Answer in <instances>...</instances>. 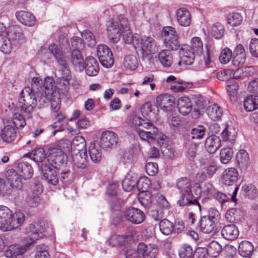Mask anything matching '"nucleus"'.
<instances>
[{
	"instance_id": "338daca9",
	"label": "nucleus",
	"mask_w": 258,
	"mask_h": 258,
	"mask_svg": "<svg viewBox=\"0 0 258 258\" xmlns=\"http://www.w3.org/2000/svg\"><path fill=\"white\" fill-rule=\"evenodd\" d=\"M128 123L135 127L143 126L144 120L135 113H132L127 119Z\"/></svg>"
},
{
	"instance_id": "7ed1b4c3",
	"label": "nucleus",
	"mask_w": 258,
	"mask_h": 258,
	"mask_svg": "<svg viewBox=\"0 0 258 258\" xmlns=\"http://www.w3.org/2000/svg\"><path fill=\"white\" fill-rule=\"evenodd\" d=\"M44 225L43 222L34 223L26 227L25 232L28 235L26 240L29 245H31L36 240L43 237V233L46 229Z\"/></svg>"
},
{
	"instance_id": "cd10ccee",
	"label": "nucleus",
	"mask_w": 258,
	"mask_h": 258,
	"mask_svg": "<svg viewBox=\"0 0 258 258\" xmlns=\"http://www.w3.org/2000/svg\"><path fill=\"white\" fill-rule=\"evenodd\" d=\"M102 146L97 142H92L89 147V153L92 161L98 163L102 157Z\"/></svg>"
},
{
	"instance_id": "393cba45",
	"label": "nucleus",
	"mask_w": 258,
	"mask_h": 258,
	"mask_svg": "<svg viewBox=\"0 0 258 258\" xmlns=\"http://www.w3.org/2000/svg\"><path fill=\"white\" fill-rule=\"evenodd\" d=\"M15 16L21 23L28 26H32L35 23L34 16L29 12L19 11L15 13Z\"/></svg>"
},
{
	"instance_id": "37998d69",
	"label": "nucleus",
	"mask_w": 258,
	"mask_h": 258,
	"mask_svg": "<svg viewBox=\"0 0 258 258\" xmlns=\"http://www.w3.org/2000/svg\"><path fill=\"white\" fill-rule=\"evenodd\" d=\"M158 58L160 63L166 68L171 66L173 62L172 55L170 50H161L158 54Z\"/></svg>"
},
{
	"instance_id": "f8f14e48",
	"label": "nucleus",
	"mask_w": 258,
	"mask_h": 258,
	"mask_svg": "<svg viewBox=\"0 0 258 258\" xmlns=\"http://www.w3.org/2000/svg\"><path fill=\"white\" fill-rule=\"evenodd\" d=\"M118 137L112 131H105L102 133L100 138V145L105 149H112L117 143Z\"/></svg>"
},
{
	"instance_id": "6ab92c4d",
	"label": "nucleus",
	"mask_w": 258,
	"mask_h": 258,
	"mask_svg": "<svg viewBox=\"0 0 258 258\" xmlns=\"http://www.w3.org/2000/svg\"><path fill=\"white\" fill-rule=\"evenodd\" d=\"M157 107L164 111H168L174 104V99L168 94L160 95L156 98Z\"/></svg>"
},
{
	"instance_id": "864d4df0",
	"label": "nucleus",
	"mask_w": 258,
	"mask_h": 258,
	"mask_svg": "<svg viewBox=\"0 0 258 258\" xmlns=\"http://www.w3.org/2000/svg\"><path fill=\"white\" fill-rule=\"evenodd\" d=\"M192 83L178 80L174 82L171 86V89L175 92H182L187 87H191Z\"/></svg>"
},
{
	"instance_id": "a19ab883",
	"label": "nucleus",
	"mask_w": 258,
	"mask_h": 258,
	"mask_svg": "<svg viewBox=\"0 0 258 258\" xmlns=\"http://www.w3.org/2000/svg\"><path fill=\"white\" fill-rule=\"evenodd\" d=\"M237 135V132L234 126L227 125L221 133V137L224 141H229L230 143L234 142Z\"/></svg>"
},
{
	"instance_id": "9b49d317",
	"label": "nucleus",
	"mask_w": 258,
	"mask_h": 258,
	"mask_svg": "<svg viewBox=\"0 0 258 258\" xmlns=\"http://www.w3.org/2000/svg\"><path fill=\"white\" fill-rule=\"evenodd\" d=\"M143 127L147 130L138 129L137 132L140 138L143 140L153 141L155 140L157 136L158 128L151 122H145Z\"/></svg>"
},
{
	"instance_id": "39448f33",
	"label": "nucleus",
	"mask_w": 258,
	"mask_h": 258,
	"mask_svg": "<svg viewBox=\"0 0 258 258\" xmlns=\"http://www.w3.org/2000/svg\"><path fill=\"white\" fill-rule=\"evenodd\" d=\"M97 54L100 63L109 68L114 63V58L111 49L106 45L100 44L97 47Z\"/></svg>"
},
{
	"instance_id": "20e7f679",
	"label": "nucleus",
	"mask_w": 258,
	"mask_h": 258,
	"mask_svg": "<svg viewBox=\"0 0 258 258\" xmlns=\"http://www.w3.org/2000/svg\"><path fill=\"white\" fill-rule=\"evenodd\" d=\"M137 44L141 48L144 57H151L152 54L157 50L156 41L151 37L143 36L137 39Z\"/></svg>"
},
{
	"instance_id": "c85d7f7f",
	"label": "nucleus",
	"mask_w": 258,
	"mask_h": 258,
	"mask_svg": "<svg viewBox=\"0 0 258 258\" xmlns=\"http://www.w3.org/2000/svg\"><path fill=\"white\" fill-rule=\"evenodd\" d=\"M51 96L52 95H48L44 92H40V90H37L36 101L34 102V106L39 109L48 106Z\"/></svg>"
},
{
	"instance_id": "052dcab7",
	"label": "nucleus",
	"mask_w": 258,
	"mask_h": 258,
	"mask_svg": "<svg viewBox=\"0 0 258 258\" xmlns=\"http://www.w3.org/2000/svg\"><path fill=\"white\" fill-rule=\"evenodd\" d=\"M179 255L181 258H188L192 255L193 250L188 244H182L179 249Z\"/></svg>"
},
{
	"instance_id": "4d7b16f0",
	"label": "nucleus",
	"mask_w": 258,
	"mask_h": 258,
	"mask_svg": "<svg viewBox=\"0 0 258 258\" xmlns=\"http://www.w3.org/2000/svg\"><path fill=\"white\" fill-rule=\"evenodd\" d=\"M242 21V18L238 13H232L229 14L227 17L228 23L232 27L239 25Z\"/></svg>"
},
{
	"instance_id": "ddd939ff",
	"label": "nucleus",
	"mask_w": 258,
	"mask_h": 258,
	"mask_svg": "<svg viewBox=\"0 0 258 258\" xmlns=\"http://www.w3.org/2000/svg\"><path fill=\"white\" fill-rule=\"evenodd\" d=\"M30 158L37 163L40 169L44 165H48L50 163L46 158L44 150L42 148H36L29 153Z\"/></svg>"
},
{
	"instance_id": "c9c22d12",
	"label": "nucleus",
	"mask_w": 258,
	"mask_h": 258,
	"mask_svg": "<svg viewBox=\"0 0 258 258\" xmlns=\"http://www.w3.org/2000/svg\"><path fill=\"white\" fill-rule=\"evenodd\" d=\"M18 172L20 176L24 179L31 178L33 174V171L31 165L28 162H22L18 164L17 166Z\"/></svg>"
},
{
	"instance_id": "a18cd8bd",
	"label": "nucleus",
	"mask_w": 258,
	"mask_h": 258,
	"mask_svg": "<svg viewBox=\"0 0 258 258\" xmlns=\"http://www.w3.org/2000/svg\"><path fill=\"white\" fill-rule=\"evenodd\" d=\"M207 110L209 117L213 120L219 119L223 114L222 109L216 104L209 106Z\"/></svg>"
},
{
	"instance_id": "0e129e2a",
	"label": "nucleus",
	"mask_w": 258,
	"mask_h": 258,
	"mask_svg": "<svg viewBox=\"0 0 258 258\" xmlns=\"http://www.w3.org/2000/svg\"><path fill=\"white\" fill-rule=\"evenodd\" d=\"M233 57V53L232 51L228 48L226 47L223 49L220 54L219 60L222 63H227Z\"/></svg>"
},
{
	"instance_id": "8fccbe9b",
	"label": "nucleus",
	"mask_w": 258,
	"mask_h": 258,
	"mask_svg": "<svg viewBox=\"0 0 258 258\" xmlns=\"http://www.w3.org/2000/svg\"><path fill=\"white\" fill-rule=\"evenodd\" d=\"M159 225L160 230L164 235H168L173 231V223L166 219L160 220Z\"/></svg>"
},
{
	"instance_id": "2eb2a0df",
	"label": "nucleus",
	"mask_w": 258,
	"mask_h": 258,
	"mask_svg": "<svg viewBox=\"0 0 258 258\" xmlns=\"http://www.w3.org/2000/svg\"><path fill=\"white\" fill-rule=\"evenodd\" d=\"M5 176L7 180V184L12 188L21 189L22 187V182L20 177V175L17 172L13 169L8 170Z\"/></svg>"
},
{
	"instance_id": "a211bd4d",
	"label": "nucleus",
	"mask_w": 258,
	"mask_h": 258,
	"mask_svg": "<svg viewBox=\"0 0 258 258\" xmlns=\"http://www.w3.org/2000/svg\"><path fill=\"white\" fill-rule=\"evenodd\" d=\"M179 53L180 60L178 63L179 66L182 64L190 65L193 63L195 58V53L190 47L185 46L181 48Z\"/></svg>"
},
{
	"instance_id": "ea45409f",
	"label": "nucleus",
	"mask_w": 258,
	"mask_h": 258,
	"mask_svg": "<svg viewBox=\"0 0 258 258\" xmlns=\"http://www.w3.org/2000/svg\"><path fill=\"white\" fill-rule=\"evenodd\" d=\"M8 36L12 41H16L18 43H21L24 41L22 30L19 26H12L8 32Z\"/></svg>"
},
{
	"instance_id": "09e8293b",
	"label": "nucleus",
	"mask_w": 258,
	"mask_h": 258,
	"mask_svg": "<svg viewBox=\"0 0 258 258\" xmlns=\"http://www.w3.org/2000/svg\"><path fill=\"white\" fill-rule=\"evenodd\" d=\"M210 256L216 257L219 255L222 250V246L219 242L213 240L211 241L206 248Z\"/></svg>"
},
{
	"instance_id": "3c124183",
	"label": "nucleus",
	"mask_w": 258,
	"mask_h": 258,
	"mask_svg": "<svg viewBox=\"0 0 258 258\" xmlns=\"http://www.w3.org/2000/svg\"><path fill=\"white\" fill-rule=\"evenodd\" d=\"M236 157L237 162L241 167L246 168L249 165L250 163L249 157L245 150H239Z\"/></svg>"
},
{
	"instance_id": "e2e57ef3",
	"label": "nucleus",
	"mask_w": 258,
	"mask_h": 258,
	"mask_svg": "<svg viewBox=\"0 0 258 258\" xmlns=\"http://www.w3.org/2000/svg\"><path fill=\"white\" fill-rule=\"evenodd\" d=\"M35 258H49L47 246L43 244L38 245L36 247Z\"/></svg>"
},
{
	"instance_id": "c03bdc74",
	"label": "nucleus",
	"mask_w": 258,
	"mask_h": 258,
	"mask_svg": "<svg viewBox=\"0 0 258 258\" xmlns=\"http://www.w3.org/2000/svg\"><path fill=\"white\" fill-rule=\"evenodd\" d=\"M253 251L252 243L248 241H243L240 243L238 247V252L243 257H248Z\"/></svg>"
},
{
	"instance_id": "5701e85b",
	"label": "nucleus",
	"mask_w": 258,
	"mask_h": 258,
	"mask_svg": "<svg viewBox=\"0 0 258 258\" xmlns=\"http://www.w3.org/2000/svg\"><path fill=\"white\" fill-rule=\"evenodd\" d=\"M221 146V140L216 135L208 137L205 141L206 150L210 154L214 153Z\"/></svg>"
},
{
	"instance_id": "e433bc0d",
	"label": "nucleus",
	"mask_w": 258,
	"mask_h": 258,
	"mask_svg": "<svg viewBox=\"0 0 258 258\" xmlns=\"http://www.w3.org/2000/svg\"><path fill=\"white\" fill-rule=\"evenodd\" d=\"M27 242L25 245L20 246L19 245H10L7 250V254H11V257L16 256V257L23 258L22 255L26 251L29 246Z\"/></svg>"
},
{
	"instance_id": "9d476101",
	"label": "nucleus",
	"mask_w": 258,
	"mask_h": 258,
	"mask_svg": "<svg viewBox=\"0 0 258 258\" xmlns=\"http://www.w3.org/2000/svg\"><path fill=\"white\" fill-rule=\"evenodd\" d=\"M193 192L184 193V195L180 194L181 197L178 202L180 207L189 206L191 203L195 199L198 198L201 193L200 185L196 183L192 186Z\"/></svg>"
},
{
	"instance_id": "5fc2aeb1",
	"label": "nucleus",
	"mask_w": 258,
	"mask_h": 258,
	"mask_svg": "<svg viewBox=\"0 0 258 258\" xmlns=\"http://www.w3.org/2000/svg\"><path fill=\"white\" fill-rule=\"evenodd\" d=\"M20 111L21 114L23 115L27 119H30L32 118L33 113V105L34 104H28L26 103H21Z\"/></svg>"
},
{
	"instance_id": "4468645a",
	"label": "nucleus",
	"mask_w": 258,
	"mask_h": 258,
	"mask_svg": "<svg viewBox=\"0 0 258 258\" xmlns=\"http://www.w3.org/2000/svg\"><path fill=\"white\" fill-rule=\"evenodd\" d=\"M36 91L37 89L32 86L25 87L21 92L19 103L34 104L36 101Z\"/></svg>"
},
{
	"instance_id": "774afa93",
	"label": "nucleus",
	"mask_w": 258,
	"mask_h": 258,
	"mask_svg": "<svg viewBox=\"0 0 258 258\" xmlns=\"http://www.w3.org/2000/svg\"><path fill=\"white\" fill-rule=\"evenodd\" d=\"M153 107H154V106L152 105L151 102H146L144 103L141 108V112L142 115L144 117L146 118L150 117L152 114L154 113Z\"/></svg>"
},
{
	"instance_id": "4c0bfd02",
	"label": "nucleus",
	"mask_w": 258,
	"mask_h": 258,
	"mask_svg": "<svg viewBox=\"0 0 258 258\" xmlns=\"http://www.w3.org/2000/svg\"><path fill=\"white\" fill-rule=\"evenodd\" d=\"M75 155L73 156V163L74 167L78 170H83L87 169V153L77 154L75 153Z\"/></svg>"
},
{
	"instance_id": "680f3d73",
	"label": "nucleus",
	"mask_w": 258,
	"mask_h": 258,
	"mask_svg": "<svg viewBox=\"0 0 258 258\" xmlns=\"http://www.w3.org/2000/svg\"><path fill=\"white\" fill-rule=\"evenodd\" d=\"M150 185V180L147 177L138 178L137 187L140 192H145L148 190Z\"/></svg>"
},
{
	"instance_id": "a878e982",
	"label": "nucleus",
	"mask_w": 258,
	"mask_h": 258,
	"mask_svg": "<svg viewBox=\"0 0 258 258\" xmlns=\"http://www.w3.org/2000/svg\"><path fill=\"white\" fill-rule=\"evenodd\" d=\"M133 241V238L131 235H114L108 240V243L112 246L124 245L129 244Z\"/></svg>"
},
{
	"instance_id": "412c9836",
	"label": "nucleus",
	"mask_w": 258,
	"mask_h": 258,
	"mask_svg": "<svg viewBox=\"0 0 258 258\" xmlns=\"http://www.w3.org/2000/svg\"><path fill=\"white\" fill-rule=\"evenodd\" d=\"M238 173L234 168H229L224 170L222 178V181L226 185H232L234 184L238 179Z\"/></svg>"
},
{
	"instance_id": "6e6d98bb",
	"label": "nucleus",
	"mask_w": 258,
	"mask_h": 258,
	"mask_svg": "<svg viewBox=\"0 0 258 258\" xmlns=\"http://www.w3.org/2000/svg\"><path fill=\"white\" fill-rule=\"evenodd\" d=\"M206 128L203 125H199L191 130V138L192 139L200 140L205 135Z\"/></svg>"
},
{
	"instance_id": "423d86ee",
	"label": "nucleus",
	"mask_w": 258,
	"mask_h": 258,
	"mask_svg": "<svg viewBox=\"0 0 258 258\" xmlns=\"http://www.w3.org/2000/svg\"><path fill=\"white\" fill-rule=\"evenodd\" d=\"M53 84L52 78L49 77H46L43 82L41 79L37 77L33 78L31 82V86L34 89L39 90L40 92H44L48 95L53 93Z\"/></svg>"
},
{
	"instance_id": "c756f323",
	"label": "nucleus",
	"mask_w": 258,
	"mask_h": 258,
	"mask_svg": "<svg viewBox=\"0 0 258 258\" xmlns=\"http://www.w3.org/2000/svg\"><path fill=\"white\" fill-rule=\"evenodd\" d=\"M176 16L177 21L180 25L186 27L190 24V13L186 9L184 8L178 9L176 11Z\"/></svg>"
},
{
	"instance_id": "0eeeda50",
	"label": "nucleus",
	"mask_w": 258,
	"mask_h": 258,
	"mask_svg": "<svg viewBox=\"0 0 258 258\" xmlns=\"http://www.w3.org/2000/svg\"><path fill=\"white\" fill-rule=\"evenodd\" d=\"M122 217L133 224H139L143 222L145 215L140 209L130 207L123 211Z\"/></svg>"
},
{
	"instance_id": "6e6552de",
	"label": "nucleus",
	"mask_w": 258,
	"mask_h": 258,
	"mask_svg": "<svg viewBox=\"0 0 258 258\" xmlns=\"http://www.w3.org/2000/svg\"><path fill=\"white\" fill-rule=\"evenodd\" d=\"M163 33L164 35V43L167 47L173 50L179 46L178 37L175 28L171 26L164 27Z\"/></svg>"
},
{
	"instance_id": "603ef678",
	"label": "nucleus",
	"mask_w": 258,
	"mask_h": 258,
	"mask_svg": "<svg viewBox=\"0 0 258 258\" xmlns=\"http://www.w3.org/2000/svg\"><path fill=\"white\" fill-rule=\"evenodd\" d=\"M233 152L231 148H225L222 149L220 153V161L223 164H226L231 160Z\"/></svg>"
},
{
	"instance_id": "b1692460",
	"label": "nucleus",
	"mask_w": 258,
	"mask_h": 258,
	"mask_svg": "<svg viewBox=\"0 0 258 258\" xmlns=\"http://www.w3.org/2000/svg\"><path fill=\"white\" fill-rule=\"evenodd\" d=\"M139 249L143 258H155L158 254L157 247L153 244L145 245L144 243H140Z\"/></svg>"
},
{
	"instance_id": "f3484780",
	"label": "nucleus",
	"mask_w": 258,
	"mask_h": 258,
	"mask_svg": "<svg viewBox=\"0 0 258 258\" xmlns=\"http://www.w3.org/2000/svg\"><path fill=\"white\" fill-rule=\"evenodd\" d=\"M237 227L233 224H227L224 226L221 230L222 237L226 240L232 241L236 239L239 235Z\"/></svg>"
},
{
	"instance_id": "72a5a7b5",
	"label": "nucleus",
	"mask_w": 258,
	"mask_h": 258,
	"mask_svg": "<svg viewBox=\"0 0 258 258\" xmlns=\"http://www.w3.org/2000/svg\"><path fill=\"white\" fill-rule=\"evenodd\" d=\"M199 227L203 233L210 234L213 232L216 227V224L212 220H210L206 216H203L199 221Z\"/></svg>"
},
{
	"instance_id": "58836bf2",
	"label": "nucleus",
	"mask_w": 258,
	"mask_h": 258,
	"mask_svg": "<svg viewBox=\"0 0 258 258\" xmlns=\"http://www.w3.org/2000/svg\"><path fill=\"white\" fill-rule=\"evenodd\" d=\"M243 106L245 110L250 112L258 108V95H250L244 100Z\"/></svg>"
},
{
	"instance_id": "4be33fe9",
	"label": "nucleus",
	"mask_w": 258,
	"mask_h": 258,
	"mask_svg": "<svg viewBox=\"0 0 258 258\" xmlns=\"http://www.w3.org/2000/svg\"><path fill=\"white\" fill-rule=\"evenodd\" d=\"M245 60V49L241 44H238L235 47L233 53L232 63L233 66H238L244 64Z\"/></svg>"
},
{
	"instance_id": "69168bd1",
	"label": "nucleus",
	"mask_w": 258,
	"mask_h": 258,
	"mask_svg": "<svg viewBox=\"0 0 258 258\" xmlns=\"http://www.w3.org/2000/svg\"><path fill=\"white\" fill-rule=\"evenodd\" d=\"M26 118L20 113H16L13 115V122L17 128H23L26 124Z\"/></svg>"
},
{
	"instance_id": "f257e3e1",
	"label": "nucleus",
	"mask_w": 258,
	"mask_h": 258,
	"mask_svg": "<svg viewBox=\"0 0 258 258\" xmlns=\"http://www.w3.org/2000/svg\"><path fill=\"white\" fill-rule=\"evenodd\" d=\"M107 30L108 38L113 43L119 41L121 34L126 44H131L137 41L130 30L127 19L124 17H120L108 22Z\"/></svg>"
},
{
	"instance_id": "2f4dec72",
	"label": "nucleus",
	"mask_w": 258,
	"mask_h": 258,
	"mask_svg": "<svg viewBox=\"0 0 258 258\" xmlns=\"http://www.w3.org/2000/svg\"><path fill=\"white\" fill-rule=\"evenodd\" d=\"M72 149L77 154L87 153L86 143L82 136H76L73 140L71 144Z\"/></svg>"
},
{
	"instance_id": "1a4fd4ad",
	"label": "nucleus",
	"mask_w": 258,
	"mask_h": 258,
	"mask_svg": "<svg viewBox=\"0 0 258 258\" xmlns=\"http://www.w3.org/2000/svg\"><path fill=\"white\" fill-rule=\"evenodd\" d=\"M193 192L184 193V195L180 194L181 197L178 202L180 207L189 206L191 203L195 199L198 198L201 193L200 185L196 183L192 186Z\"/></svg>"
},
{
	"instance_id": "dca6fc26",
	"label": "nucleus",
	"mask_w": 258,
	"mask_h": 258,
	"mask_svg": "<svg viewBox=\"0 0 258 258\" xmlns=\"http://www.w3.org/2000/svg\"><path fill=\"white\" fill-rule=\"evenodd\" d=\"M44 179L49 183L53 185H56L59 181L57 174L53 170L50 164L48 165H44L40 169Z\"/></svg>"
},
{
	"instance_id": "7c9ffc66",
	"label": "nucleus",
	"mask_w": 258,
	"mask_h": 258,
	"mask_svg": "<svg viewBox=\"0 0 258 258\" xmlns=\"http://www.w3.org/2000/svg\"><path fill=\"white\" fill-rule=\"evenodd\" d=\"M17 137L15 128L12 125H6L1 131V138L6 143L13 142Z\"/></svg>"
},
{
	"instance_id": "bf43d9fd",
	"label": "nucleus",
	"mask_w": 258,
	"mask_h": 258,
	"mask_svg": "<svg viewBox=\"0 0 258 258\" xmlns=\"http://www.w3.org/2000/svg\"><path fill=\"white\" fill-rule=\"evenodd\" d=\"M82 36L89 47H93L96 45V41L92 33L89 30H86L82 34Z\"/></svg>"
},
{
	"instance_id": "13d9d810",
	"label": "nucleus",
	"mask_w": 258,
	"mask_h": 258,
	"mask_svg": "<svg viewBox=\"0 0 258 258\" xmlns=\"http://www.w3.org/2000/svg\"><path fill=\"white\" fill-rule=\"evenodd\" d=\"M224 28L220 23H216L213 25L211 28L212 35L217 39H220L223 36Z\"/></svg>"
},
{
	"instance_id": "aec40b11",
	"label": "nucleus",
	"mask_w": 258,
	"mask_h": 258,
	"mask_svg": "<svg viewBox=\"0 0 258 258\" xmlns=\"http://www.w3.org/2000/svg\"><path fill=\"white\" fill-rule=\"evenodd\" d=\"M86 73L89 76H96L99 70V64L94 57L88 56L84 62V69Z\"/></svg>"
},
{
	"instance_id": "f704fd0d",
	"label": "nucleus",
	"mask_w": 258,
	"mask_h": 258,
	"mask_svg": "<svg viewBox=\"0 0 258 258\" xmlns=\"http://www.w3.org/2000/svg\"><path fill=\"white\" fill-rule=\"evenodd\" d=\"M71 62L79 71L84 69V60L82 54L79 49H73L71 52Z\"/></svg>"
},
{
	"instance_id": "79ce46f5",
	"label": "nucleus",
	"mask_w": 258,
	"mask_h": 258,
	"mask_svg": "<svg viewBox=\"0 0 258 258\" xmlns=\"http://www.w3.org/2000/svg\"><path fill=\"white\" fill-rule=\"evenodd\" d=\"M176 186L179 190L180 194L184 195V193L193 192V188H191V182L186 177L179 178L176 181Z\"/></svg>"
},
{
	"instance_id": "49530a36",
	"label": "nucleus",
	"mask_w": 258,
	"mask_h": 258,
	"mask_svg": "<svg viewBox=\"0 0 258 258\" xmlns=\"http://www.w3.org/2000/svg\"><path fill=\"white\" fill-rule=\"evenodd\" d=\"M48 49L56 59L58 64H65L66 60L63 58V53L55 44L51 43L50 44Z\"/></svg>"
},
{
	"instance_id": "473e14b6",
	"label": "nucleus",
	"mask_w": 258,
	"mask_h": 258,
	"mask_svg": "<svg viewBox=\"0 0 258 258\" xmlns=\"http://www.w3.org/2000/svg\"><path fill=\"white\" fill-rule=\"evenodd\" d=\"M177 107L179 112L185 115L191 112L192 104L189 97L182 96L180 97L177 101Z\"/></svg>"
},
{
	"instance_id": "de8ad7c7",
	"label": "nucleus",
	"mask_w": 258,
	"mask_h": 258,
	"mask_svg": "<svg viewBox=\"0 0 258 258\" xmlns=\"http://www.w3.org/2000/svg\"><path fill=\"white\" fill-rule=\"evenodd\" d=\"M123 66L126 70L130 71L136 70L138 66V61L136 56L134 55L125 56L123 60Z\"/></svg>"
},
{
	"instance_id": "f03ea898",
	"label": "nucleus",
	"mask_w": 258,
	"mask_h": 258,
	"mask_svg": "<svg viewBox=\"0 0 258 258\" xmlns=\"http://www.w3.org/2000/svg\"><path fill=\"white\" fill-rule=\"evenodd\" d=\"M25 215L22 212L12 215L7 207L0 206V229L3 231H10L20 226L25 221Z\"/></svg>"
},
{
	"instance_id": "bb28decb",
	"label": "nucleus",
	"mask_w": 258,
	"mask_h": 258,
	"mask_svg": "<svg viewBox=\"0 0 258 258\" xmlns=\"http://www.w3.org/2000/svg\"><path fill=\"white\" fill-rule=\"evenodd\" d=\"M138 176L136 174L129 172L125 176L122 182V187L125 191L132 190L137 184Z\"/></svg>"
}]
</instances>
